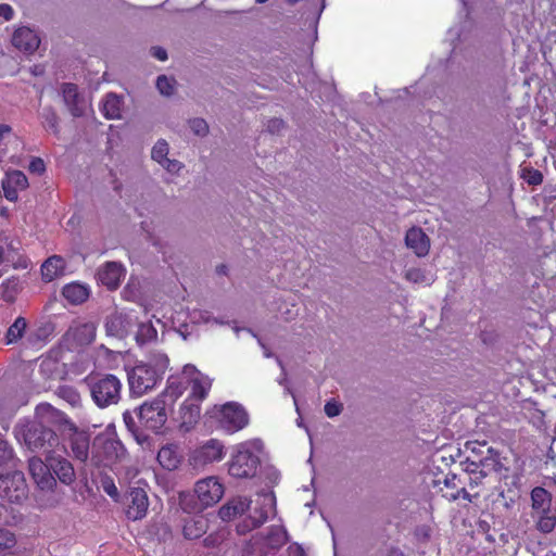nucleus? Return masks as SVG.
<instances>
[{
	"mask_svg": "<svg viewBox=\"0 0 556 556\" xmlns=\"http://www.w3.org/2000/svg\"><path fill=\"white\" fill-rule=\"evenodd\" d=\"M189 126L197 136H205L208 132V125L203 118L190 119Z\"/></svg>",
	"mask_w": 556,
	"mask_h": 556,
	"instance_id": "nucleus-48",
	"label": "nucleus"
},
{
	"mask_svg": "<svg viewBox=\"0 0 556 556\" xmlns=\"http://www.w3.org/2000/svg\"><path fill=\"white\" fill-rule=\"evenodd\" d=\"M477 458H479L480 454H475ZM479 459H472L466 458V471L470 473H479V471H473L472 469H476V466H478Z\"/></svg>",
	"mask_w": 556,
	"mask_h": 556,
	"instance_id": "nucleus-60",
	"label": "nucleus"
},
{
	"mask_svg": "<svg viewBox=\"0 0 556 556\" xmlns=\"http://www.w3.org/2000/svg\"><path fill=\"white\" fill-rule=\"evenodd\" d=\"M14 544V535L10 531L0 528V552L13 547Z\"/></svg>",
	"mask_w": 556,
	"mask_h": 556,
	"instance_id": "nucleus-49",
	"label": "nucleus"
},
{
	"mask_svg": "<svg viewBox=\"0 0 556 556\" xmlns=\"http://www.w3.org/2000/svg\"><path fill=\"white\" fill-rule=\"evenodd\" d=\"M170 173H177L181 168V163L176 160L165 161L164 164H161Z\"/></svg>",
	"mask_w": 556,
	"mask_h": 556,
	"instance_id": "nucleus-59",
	"label": "nucleus"
},
{
	"mask_svg": "<svg viewBox=\"0 0 556 556\" xmlns=\"http://www.w3.org/2000/svg\"><path fill=\"white\" fill-rule=\"evenodd\" d=\"M134 435L138 444H140L142 447H144V444H147L148 446L150 445V438L148 435L143 434L142 432H134Z\"/></svg>",
	"mask_w": 556,
	"mask_h": 556,
	"instance_id": "nucleus-61",
	"label": "nucleus"
},
{
	"mask_svg": "<svg viewBox=\"0 0 556 556\" xmlns=\"http://www.w3.org/2000/svg\"><path fill=\"white\" fill-rule=\"evenodd\" d=\"M123 100L115 93H109L102 103V114L108 119H117L122 116Z\"/></svg>",
	"mask_w": 556,
	"mask_h": 556,
	"instance_id": "nucleus-32",
	"label": "nucleus"
},
{
	"mask_svg": "<svg viewBox=\"0 0 556 556\" xmlns=\"http://www.w3.org/2000/svg\"><path fill=\"white\" fill-rule=\"evenodd\" d=\"M65 265L66 263L62 256L52 255L48 257L40 268L42 279L47 282L53 281L63 275Z\"/></svg>",
	"mask_w": 556,
	"mask_h": 556,
	"instance_id": "nucleus-29",
	"label": "nucleus"
},
{
	"mask_svg": "<svg viewBox=\"0 0 556 556\" xmlns=\"http://www.w3.org/2000/svg\"><path fill=\"white\" fill-rule=\"evenodd\" d=\"M218 421L222 428L236 432L248 425L249 416L242 405L229 402L220 407Z\"/></svg>",
	"mask_w": 556,
	"mask_h": 556,
	"instance_id": "nucleus-9",
	"label": "nucleus"
},
{
	"mask_svg": "<svg viewBox=\"0 0 556 556\" xmlns=\"http://www.w3.org/2000/svg\"><path fill=\"white\" fill-rule=\"evenodd\" d=\"M264 473L265 479L269 484L275 485L278 483L280 479V472L275 467H266L264 469Z\"/></svg>",
	"mask_w": 556,
	"mask_h": 556,
	"instance_id": "nucleus-52",
	"label": "nucleus"
},
{
	"mask_svg": "<svg viewBox=\"0 0 556 556\" xmlns=\"http://www.w3.org/2000/svg\"><path fill=\"white\" fill-rule=\"evenodd\" d=\"M96 326L92 323L73 325L64 334L65 341H71L78 346L92 343L96 339Z\"/></svg>",
	"mask_w": 556,
	"mask_h": 556,
	"instance_id": "nucleus-16",
	"label": "nucleus"
},
{
	"mask_svg": "<svg viewBox=\"0 0 556 556\" xmlns=\"http://www.w3.org/2000/svg\"><path fill=\"white\" fill-rule=\"evenodd\" d=\"M124 450L116 431L110 427L97 434L92 441V452H119Z\"/></svg>",
	"mask_w": 556,
	"mask_h": 556,
	"instance_id": "nucleus-18",
	"label": "nucleus"
},
{
	"mask_svg": "<svg viewBox=\"0 0 556 556\" xmlns=\"http://www.w3.org/2000/svg\"><path fill=\"white\" fill-rule=\"evenodd\" d=\"M28 187V179L21 170H13L8 173L2 181V190L4 198L10 202H15L18 199V192L26 190Z\"/></svg>",
	"mask_w": 556,
	"mask_h": 556,
	"instance_id": "nucleus-15",
	"label": "nucleus"
},
{
	"mask_svg": "<svg viewBox=\"0 0 556 556\" xmlns=\"http://www.w3.org/2000/svg\"><path fill=\"white\" fill-rule=\"evenodd\" d=\"M182 391L184 387L180 383H176L172 378L168 380V386L161 397H169L174 401L182 394Z\"/></svg>",
	"mask_w": 556,
	"mask_h": 556,
	"instance_id": "nucleus-47",
	"label": "nucleus"
},
{
	"mask_svg": "<svg viewBox=\"0 0 556 556\" xmlns=\"http://www.w3.org/2000/svg\"><path fill=\"white\" fill-rule=\"evenodd\" d=\"M33 498L40 509L54 508L61 503L63 493L58 490L56 480H49V482L46 481L36 485Z\"/></svg>",
	"mask_w": 556,
	"mask_h": 556,
	"instance_id": "nucleus-10",
	"label": "nucleus"
},
{
	"mask_svg": "<svg viewBox=\"0 0 556 556\" xmlns=\"http://www.w3.org/2000/svg\"><path fill=\"white\" fill-rule=\"evenodd\" d=\"M151 54L159 61H166L168 58L166 50L159 46L151 48Z\"/></svg>",
	"mask_w": 556,
	"mask_h": 556,
	"instance_id": "nucleus-57",
	"label": "nucleus"
},
{
	"mask_svg": "<svg viewBox=\"0 0 556 556\" xmlns=\"http://www.w3.org/2000/svg\"><path fill=\"white\" fill-rule=\"evenodd\" d=\"M156 88L162 94L170 96L175 90V80L169 79L165 75H161L156 79Z\"/></svg>",
	"mask_w": 556,
	"mask_h": 556,
	"instance_id": "nucleus-45",
	"label": "nucleus"
},
{
	"mask_svg": "<svg viewBox=\"0 0 556 556\" xmlns=\"http://www.w3.org/2000/svg\"><path fill=\"white\" fill-rule=\"evenodd\" d=\"M459 497H463L464 500H467L469 502L471 501L470 494L465 488H462L460 490L457 491L455 495H453V500H457Z\"/></svg>",
	"mask_w": 556,
	"mask_h": 556,
	"instance_id": "nucleus-63",
	"label": "nucleus"
},
{
	"mask_svg": "<svg viewBox=\"0 0 556 556\" xmlns=\"http://www.w3.org/2000/svg\"><path fill=\"white\" fill-rule=\"evenodd\" d=\"M125 504L128 519L136 521L146 517L149 507L146 490L142 488H131L125 496Z\"/></svg>",
	"mask_w": 556,
	"mask_h": 556,
	"instance_id": "nucleus-11",
	"label": "nucleus"
},
{
	"mask_svg": "<svg viewBox=\"0 0 556 556\" xmlns=\"http://www.w3.org/2000/svg\"><path fill=\"white\" fill-rule=\"evenodd\" d=\"M159 464L166 470H175L182 460V454H155Z\"/></svg>",
	"mask_w": 556,
	"mask_h": 556,
	"instance_id": "nucleus-39",
	"label": "nucleus"
},
{
	"mask_svg": "<svg viewBox=\"0 0 556 556\" xmlns=\"http://www.w3.org/2000/svg\"><path fill=\"white\" fill-rule=\"evenodd\" d=\"M224 538L218 533H211L203 540L205 547H216L223 542Z\"/></svg>",
	"mask_w": 556,
	"mask_h": 556,
	"instance_id": "nucleus-54",
	"label": "nucleus"
},
{
	"mask_svg": "<svg viewBox=\"0 0 556 556\" xmlns=\"http://www.w3.org/2000/svg\"><path fill=\"white\" fill-rule=\"evenodd\" d=\"M405 243L419 257L426 256L429 253V238L421 228L412 227L408 229L405 236Z\"/></svg>",
	"mask_w": 556,
	"mask_h": 556,
	"instance_id": "nucleus-23",
	"label": "nucleus"
},
{
	"mask_svg": "<svg viewBox=\"0 0 556 556\" xmlns=\"http://www.w3.org/2000/svg\"><path fill=\"white\" fill-rule=\"evenodd\" d=\"M208 520L202 515H195L185 520L182 534L187 540H195L206 533Z\"/></svg>",
	"mask_w": 556,
	"mask_h": 556,
	"instance_id": "nucleus-26",
	"label": "nucleus"
},
{
	"mask_svg": "<svg viewBox=\"0 0 556 556\" xmlns=\"http://www.w3.org/2000/svg\"><path fill=\"white\" fill-rule=\"evenodd\" d=\"M58 394L62 399L67 401L70 404H72L73 406L80 402V395L77 392V390L73 387H70V386L60 387L58 390Z\"/></svg>",
	"mask_w": 556,
	"mask_h": 556,
	"instance_id": "nucleus-43",
	"label": "nucleus"
},
{
	"mask_svg": "<svg viewBox=\"0 0 556 556\" xmlns=\"http://www.w3.org/2000/svg\"><path fill=\"white\" fill-rule=\"evenodd\" d=\"M100 486L102 490L114 501H119V492L114 483V480L109 475H101L100 476Z\"/></svg>",
	"mask_w": 556,
	"mask_h": 556,
	"instance_id": "nucleus-40",
	"label": "nucleus"
},
{
	"mask_svg": "<svg viewBox=\"0 0 556 556\" xmlns=\"http://www.w3.org/2000/svg\"><path fill=\"white\" fill-rule=\"evenodd\" d=\"M200 403L187 399L180 406L179 415L181 419L180 428L188 431L200 418Z\"/></svg>",
	"mask_w": 556,
	"mask_h": 556,
	"instance_id": "nucleus-27",
	"label": "nucleus"
},
{
	"mask_svg": "<svg viewBox=\"0 0 556 556\" xmlns=\"http://www.w3.org/2000/svg\"><path fill=\"white\" fill-rule=\"evenodd\" d=\"M500 454H490L484 458H479V464L473 471H479L481 477H486L492 472L502 475L503 471L507 472L508 468L498 458Z\"/></svg>",
	"mask_w": 556,
	"mask_h": 556,
	"instance_id": "nucleus-30",
	"label": "nucleus"
},
{
	"mask_svg": "<svg viewBox=\"0 0 556 556\" xmlns=\"http://www.w3.org/2000/svg\"><path fill=\"white\" fill-rule=\"evenodd\" d=\"M260 459L256 454H235L229 464V473L236 478H252L256 475Z\"/></svg>",
	"mask_w": 556,
	"mask_h": 556,
	"instance_id": "nucleus-12",
	"label": "nucleus"
},
{
	"mask_svg": "<svg viewBox=\"0 0 556 556\" xmlns=\"http://www.w3.org/2000/svg\"><path fill=\"white\" fill-rule=\"evenodd\" d=\"M0 265L15 269H26L29 265L21 240L4 231H0Z\"/></svg>",
	"mask_w": 556,
	"mask_h": 556,
	"instance_id": "nucleus-7",
	"label": "nucleus"
},
{
	"mask_svg": "<svg viewBox=\"0 0 556 556\" xmlns=\"http://www.w3.org/2000/svg\"><path fill=\"white\" fill-rule=\"evenodd\" d=\"M91 397L100 408L115 405L121 400L122 382L112 374H97L87 379Z\"/></svg>",
	"mask_w": 556,
	"mask_h": 556,
	"instance_id": "nucleus-4",
	"label": "nucleus"
},
{
	"mask_svg": "<svg viewBox=\"0 0 556 556\" xmlns=\"http://www.w3.org/2000/svg\"><path fill=\"white\" fill-rule=\"evenodd\" d=\"M166 403L165 400L161 396L154 399L151 402H144L138 409V418L141 425L150 429L154 432H159L161 430L166 420Z\"/></svg>",
	"mask_w": 556,
	"mask_h": 556,
	"instance_id": "nucleus-8",
	"label": "nucleus"
},
{
	"mask_svg": "<svg viewBox=\"0 0 556 556\" xmlns=\"http://www.w3.org/2000/svg\"><path fill=\"white\" fill-rule=\"evenodd\" d=\"M288 541L287 531L282 527H271L268 534L262 539L261 556H271Z\"/></svg>",
	"mask_w": 556,
	"mask_h": 556,
	"instance_id": "nucleus-17",
	"label": "nucleus"
},
{
	"mask_svg": "<svg viewBox=\"0 0 556 556\" xmlns=\"http://www.w3.org/2000/svg\"><path fill=\"white\" fill-rule=\"evenodd\" d=\"M58 414V410L49 403H40L35 409L36 418L45 420L50 419Z\"/></svg>",
	"mask_w": 556,
	"mask_h": 556,
	"instance_id": "nucleus-46",
	"label": "nucleus"
},
{
	"mask_svg": "<svg viewBox=\"0 0 556 556\" xmlns=\"http://www.w3.org/2000/svg\"><path fill=\"white\" fill-rule=\"evenodd\" d=\"M251 503L252 501L243 496L233 497L219 508L218 516L224 521L232 520L245 513L250 508Z\"/></svg>",
	"mask_w": 556,
	"mask_h": 556,
	"instance_id": "nucleus-25",
	"label": "nucleus"
},
{
	"mask_svg": "<svg viewBox=\"0 0 556 556\" xmlns=\"http://www.w3.org/2000/svg\"><path fill=\"white\" fill-rule=\"evenodd\" d=\"M51 334L49 327L29 328L28 321L23 316H17L9 326L3 337L5 345H21L26 350L38 351L42 349Z\"/></svg>",
	"mask_w": 556,
	"mask_h": 556,
	"instance_id": "nucleus-3",
	"label": "nucleus"
},
{
	"mask_svg": "<svg viewBox=\"0 0 556 556\" xmlns=\"http://www.w3.org/2000/svg\"><path fill=\"white\" fill-rule=\"evenodd\" d=\"M276 513V497L273 491H261L257 493L255 506L242 523L238 525V532L244 534L253 529L260 528Z\"/></svg>",
	"mask_w": 556,
	"mask_h": 556,
	"instance_id": "nucleus-5",
	"label": "nucleus"
},
{
	"mask_svg": "<svg viewBox=\"0 0 556 556\" xmlns=\"http://www.w3.org/2000/svg\"><path fill=\"white\" fill-rule=\"evenodd\" d=\"M168 143L165 140H159L151 151V156L154 161L160 164H164L165 161H168Z\"/></svg>",
	"mask_w": 556,
	"mask_h": 556,
	"instance_id": "nucleus-42",
	"label": "nucleus"
},
{
	"mask_svg": "<svg viewBox=\"0 0 556 556\" xmlns=\"http://www.w3.org/2000/svg\"><path fill=\"white\" fill-rule=\"evenodd\" d=\"M62 94L66 106L71 114L75 117L84 115L85 103L84 99L78 92V87L75 84L66 83L62 86Z\"/></svg>",
	"mask_w": 556,
	"mask_h": 556,
	"instance_id": "nucleus-22",
	"label": "nucleus"
},
{
	"mask_svg": "<svg viewBox=\"0 0 556 556\" xmlns=\"http://www.w3.org/2000/svg\"><path fill=\"white\" fill-rule=\"evenodd\" d=\"M532 508L538 513H546L551 510L552 494L542 486H535L531 491Z\"/></svg>",
	"mask_w": 556,
	"mask_h": 556,
	"instance_id": "nucleus-33",
	"label": "nucleus"
},
{
	"mask_svg": "<svg viewBox=\"0 0 556 556\" xmlns=\"http://www.w3.org/2000/svg\"><path fill=\"white\" fill-rule=\"evenodd\" d=\"M13 9L11 5L1 3L0 4V17H3L5 21H10L13 17Z\"/></svg>",
	"mask_w": 556,
	"mask_h": 556,
	"instance_id": "nucleus-58",
	"label": "nucleus"
},
{
	"mask_svg": "<svg viewBox=\"0 0 556 556\" xmlns=\"http://www.w3.org/2000/svg\"><path fill=\"white\" fill-rule=\"evenodd\" d=\"M18 293V281L14 278L7 279L0 285V299L8 303L15 301Z\"/></svg>",
	"mask_w": 556,
	"mask_h": 556,
	"instance_id": "nucleus-35",
	"label": "nucleus"
},
{
	"mask_svg": "<svg viewBox=\"0 0 556 556\" xmlns=\"http://www.w3.org/2000/svg\"><path fill=\"white\" fill-rule=\"evenodd\" d=\"M39 372L46 379H56L64 374V364L60 361V351L50 350L42 356L39 364Z\"/></svg>",
	"mask_w": 556,
	"mask_h": 556,
	"instance_id": "nucleus-21",
	"label": "nucleus"
},
{
	"mask_svg": "<svg viewBox=\"0 0 556 556\" xmlns=\"http://www.w3.org/2000/svg\"><path fill=\"white\" fill-rule=\"evenodd\" d=\"M406 279L413 282L424 281V271L419 268H410L406 271Z\"/></svg>",
	"mask_w": 556,
	"mask_h": 556,
	"instance_id": "nucleus-55",
	"label": "nucleus"
},
{
	"mask_svg": "<svg viewBox=\"0 0 556 556\" xmlns=\"http://www.w3.org/2000/svg\"><path fill=\"white\" fill-rule=\"evenodd\" d=\"M285 127V122L280 118H273L268 121L267 130L270 134L279 132Z\"/></svg>",
	"mask_w": 556,
	"mask_h": 556,
	"instance_id": "nucleus-56",
	"label": "nucleus"
},
{
	"mask_svg": "<svg viewBox=\"0 0 556 556\" xmlns=\"http://www.w3.org/2000/svg\"><path fill=\"white\" fill-rule=\"evenodd\" d=\"M41 118H42V125L46 129L52 131L54 135H58L59 129V117L56 115V112L48 106L43 108L41 112Z\"/></svg>",
	"mask_w": 556,
	"mask_h": 556,
	"instance_id": "nucleus-36",
	"label": "nucleus"
},
{
	"mask_svg": "<svg viewBox=\"0 0 556 556\" xmlns=\"http://www.w3.org/2000/svg\"><path fill=\"white\" fill-rule=\"evenodd\" d=\"M539 514L540 517L536 521L538 530L543 533H551L556 527V516L552 514L551 510Z\"/></svg>",
	"mask_w": 556,
	"mask_h": 556,
	"instance_id": "nucleus-38",
	"label": "nucleus"
},
{
	"mask_svg": "<svg viewBox=\"0 0 556 556\" xmlns=\"http://www.w3.org/2000/svg\"><path fill=\"white\" fill-rule=\"evenodd\" d=\"M28 468L36 485L41 484V482H49V480H55L50 466V456H48L46 460L33 456L28 460Z\"/></svg>",
	"mask_w": 556,
	"mask_h": 556,
	"instance_id": "nucleus-24",
	"label": "nucleus"
},
{
	"mask_svg": "<svg viewBox=\"0 0 556 556\" xmlns=\"http://www.w3.org/2000/svg\"><path fill=\"white\" fill-rule=\"evenodd\" d=\"M179 505L181 509L187 514H199L207 507L200 501L195 490L193 493L182 492L179 494Z\"/></svg>",
	"mask_w": 556,
	"mask_h": 556,
	"instance_id": "nucleus-34",
	"label": "nucleus"
},
{
	"mask_svg": "<svg viewBox=\"0 0 556 556\" xmlns=\"http://www.w3.org/2000/svg\"><path fill=\"white\" fill-rule=\"evenodd\" d=\"M119 323V320L117 318H114V319H111L106 323L105 327H106V330L108 332L112 333V334H118L117 331H115V325Z\"/></svg>",
	"mask_w": 556,
	"mask_h": 556,
	"instance_id": "nucleus-64",
	"label": "nucleus"
},
{
	"mask_svg": "<svg viewBox=\"0 0 556 556\" xmlns=\"http://www.w3.org/2000/svg\"><path fill=\"white\" fill-rule=\"evenodd\" d=\"M194 490L195 493H198L200 501L206 507H211L218 503L224 494V486L215 477H208L198 481Z\"/></svg>",
	"mask_w": 556,
	"mask_h": 556,
	"instance_id": "nucleus-13",
	"label": "nucleus"
},
{
	"mask_svg": "<svg viewBox=\"0 0 556 556\" xmlns=\"http://www.w3.org/2000/svg\"><path fill=\"white\" fill-rule=\"evenodd\" d=\"M62 446L64 452H89L90 434L71 425L62 432Z\"/></svg>",
	"mask_w": 556,
	"mask_h": 556,
	"instance_id": "nucleus-14",
	"label": "nucleus"
},
{
	"mask_svg": "<svg viewBox=\"0 0 556 556\" xmlns=\"http://www.w3.org/2000/svg\"><path fill=\"white\" fill-rule=\"evenodd\" d=\"M177 450H179V445L176 443H163L157 452H176Z\"/></svg>",
	"mask_w": 556,
	"mask_h": 556,
	"instance_id": "nucleus-62",
	"label": "nucleus"
},
{
	"mask_svg": "<svg viewBox=\"0 0 556 556\" xmlns=\"http://www.w3.org/2000/svg\"><path fill=\"white\" fill-rule=\"evenodd\" d=\"M90 290L88 286L79 282H71L63 287L62 295L71 304H81L89 298Z\"/></svg>",
	"mask_w": 556,
	"mask_h": 556,
	"instance_id": "nucleus-31",
	"label": "nucleus"
},
{
	"mask_svg": "<svg viewBox=\"0 0 556 556\" xmlns=\"http://www.w3.org/2000/svg\"><path fill=\"white\" fill-rule=\"evenodd\" d=\"M265 444L261 439H251L240 443L236 452H263Z\"/></svg>",
	"mask_w": 556,
	"mask_h": 556,
	"instance_id": "nucleus-44",
	"label": "nucleus"
},
{
	"mask_svg": "<svg viewBox=\"0 0 556 556\" xmlns=\"http://www.w3.org/2000/svg\"><path fill=\"white\" fill-rule=\"evenodd\" d=\"M161 380V375L152 365L140 363L128 371L129 390L132 395L142 396L154 389Z\"/></svg>",
	"mask_w": 556,
	"mask_h": 556,
	"instance_id": "nucleus-6",
	"label": "nucleus"
},
{
	"mask_svg": "<svg viewBox=\"0 0 556 556\" xmlns=\"http://www.w3.org/2000/svg\"><path fill=\"white\" fill-rule=\"evenodd\" d=\"M50 466L54 478L58 477L62 483L70 484L75 480L73 465L67 459L50 455Z\"/></svg>",
	"mask_w": 556,
	"mask_h": 556,
	"instance_id": "nucleus-28",
	"label": "nucleus"
},
{
	"mask_svg": "<svg viewBox=\"0 0 556 556\" xmlns=\"http://www.w3.org/2000/svg\"><path fill=\"white\" fill-rule=\"evenodd\" d=\"M211 384L205 383L200 379L192 380L191 392L189 400L201 403L208 394Z\"/></svg>",
	"mask_w": 556,
	"mask_h": 556,
	"instance_id": "nucleus-37",
	"label": "nucleus"
},
{
	"mask_svg": "<svg viewBox=\"0 0 556 556\" xmlns=\"http://www.w3.org/2000/svg\"><path fill=\"white\" fill-rule=\"evenodd\" d=\"M325 414L332 418V417H336L338 416L341 410H342V404L337 402V401H328L326 404H325Z\"/></svg>",
	"mask_w": 556,
	"mask_h": 556,
	"instance_id": "nucleus-50",
	"label": "nucleus"
},
{
	"mask_svg": "<svg viewBox=\"0 0 556 556\" xmlns=\"http://www.w3.org/2000/svg\"><path fill=\"white\" fill-rule=\"evenodd\" d=\"M12 45L25 53H33L38 49L40 39L33 29L20 27L13 34Z\"/></svg>",
	"mask_w": 556,
	"mask_h": 556,
	"instance_id": "nucleus-19",
	"label": "nucleus"
},
{
	"mask_svg": "<svg viewBox=\"0 0 556 556\" xmlns=\"http://www.w3.org/2000/svg\"><path fill=\"white\" fill-rule=\"evenodd\" d=\"M520 176L530 186H539L543 182V174L541 170L531 166L523 167Z\"/></svg>",
	"mask_w": 556,
	"mask_h": 556,
	"instance_id": "nucleus-41",
	"label": "nucleus"
},
{
	"mask_svg": "<svg viewBox=\"0 0 556 556\" xmlns=\"http://www.w3.org/2000/svg\"><path fill=\"white\" fill-rule=\"evenodd\" d=\"M14 454H0V495L11 503L27 498V484L24 473L17 468Z\"/></svg>",
	"mask_w": 556,
	"mask_h": 556,
	"instance_id": "nucleus-2",
	"label": "nucleus"
},
{
	"mask_svg": "<svg viewBox=\"0 0 556 556\" xmlns=\"http://www.w3.org/2000/svg\"><path fill=\"white\" fill-rule=\"evenodd\" d=\"M125 270L119 263L116 262H106L99 270H98V280L110 290L116 289L122 278L124 277Z\"/></svg>",
	"mask_w": 556,
	"mask_h": 556,
	"instance_id": "nucleus-20",
	"label": "nucleus"
},
{
	"mask_svg": "<svg viewBox=\"0 0 556 556\" xmlns=\"http://www.w3.org/2000/svg\"><path fill=\"white\" fill-rule=\"evenodd\" d=\"M224 445L223 443L217 439H211L208 440L203 446L200 452H223Z\"/></svg>",
	"mask_w": 556,
	"mask_h": 556,
	"instance_id": "nucleus-51",
	"label": "nucleus"
},
{
	"mask_svg": "<svg viewBox=\"0 0 556 556\" xmlns=\"http://www.w3.org/2000/svg\"><path fill=\"white\" fill-rule=\"evenodd\" d=\"M14 435L30 452H54L59 445L58 434L36 419L21 420L14 428Z\"/></svg>",
	"mask_w": 556,
	"mask_h": 556,
	"instance_id": "nucleus-1",
	"label": "nucleus"
},
{
	"mask_svg": "<svg viewBox=\"0 0 556 556\" xmlns=\"http://www.w3.org/2000/svg\"><path fill=\"white\" fill-rule=\"evenodd\" d=\"M29 172L41 175L46 170V164L42 159L34 157L28 166Z\"/></svg>",
	"mask_w": 556,
	"mask_h": 556,
	"instance_id": "nucleus-53",
	"label": "nucleus"
}]
</instances>
